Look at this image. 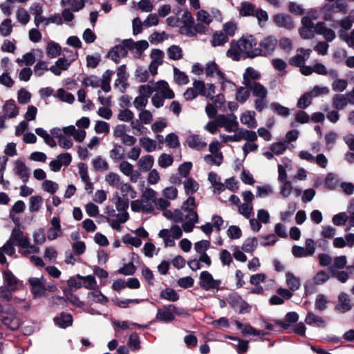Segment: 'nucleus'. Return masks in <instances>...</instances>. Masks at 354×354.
Listing matches in <instances>:
<instances>
[{
	"mask_svg": "<svg viewBox=\"0 0 354 354\" xmlns=\"http://www.w3.org/2000/svg\"><path fill=\"white\" fill-rule=\"evenodd\" d=\"M257 41L252 35L243 36L239 40H232L226 55L234 61L241 59L254 58L258 56L256 50Z\"/></svg>",
	"mask_w": 354,
	"mask_h": 354,
	"instance_id": "f257e3e1",
	"label": "nucleus"
},
{
	"mask_svg": "<svg viewBox=\"0 0 354 354\" xmlns=\"http://www.w3.org/2000/svg\"><path fill=\"white\" fill-rule=\"evenodd\" d=\"M196 207L195 198L189 196L182 205L180 209L174 210V222L182 223L192 217V214H197L194 210Z\"/></svg>",
	"mask_w": 354,
	"mask_h": 354,
	"instance_id": "f03ea898",
	"label": "nucleus"
},
{
	"mask_svg": "<svg viewBox=\"0 0 354 354\" xmlns=\"http://www.w3.org/2000/svg\"><path fill=\"white\" fill-rule=\"evenodd\" d=\"M239 13L243 17H256L259 24L261 21H266L268 19V15L266 10L261 8H256L255 6L250 2H243L241 4Z\"/></svg>",
	"mask_w": 354,
	"mask_h": 354,
	"instance_id": "7ed1b4c3",
	"label": "nucleus"
},
{
	"mask_svg": "<svg viewBox=\"0 0 354 354\" xmlns=\"http://www.w3.org/2000/svg\"><path fill=\"white\" fill-rule=\"evenodd\" d=\"M221 279H214L212 274L208 271H202L200 273L198 284L206 291L221 290Z\"/></svg>",
	"mask_w": 354,
	"mask_h": 354,
	"instance_id": "20e7f679",
	"label": "nucleus"
},
{
	"mask_svg": "<svg viewBox=\"0 0 354 354\" xmlns=\"http://www.w3.org/2000/svg\"><path fill=\"white\" fill-rule=\"evenodd\" d=\"M216 122L218 127H224L227 132H236L239 130L237 117L234 113L218 115Z\"/></svg>",
	"mask_w": 354,
	"mask_h": 354,
	"instance_id": "39448f33",
	"label": "nucleus"
},
{
	"mask_svg": "<svg viewBox=\"0 0 354 354\" xmlns=\"http://www.w3.org/2000/svg\"><path fill=\"white\" fill-rule=\"evenodd\" d=\"M227 301L229 305L239 314L249 313L251 310L250 305L236 292L230 294Z\"/></svg>",
	"mask_w": 354,
	"mask_h": 354,
	"instance_id": "423d86ee",
	"label": "nucleus"
},
{
	"mask_svg": "<svg viewBox=\"0 0 354 354\" xmlns=\"http://www.w3.org/2000/svg\"><path fill=\"white\" fill-rule=\"evenodd\" d=\"M277 44V39L273 36L264 37L259 41L258 50H256L258 56L267 57L272 55L275 50Z\"/></svg>",
	"mask_w": 354,
	"mask_h": 354,
	"instance_id": "0eeeda50",
	"label": "nucleus"
},
{
	"mask_svg": "<svg viewBox=\"0 0 354 354\" xmlns=\"http://www.w3.org/2000/svg\"><path fill=\"white\" fill-rule=\"evenodd\" d=\"M205 72L207 77H213L214 74L216 73L222 90L225 89V82L230 84L231 87L233 86V82L226 79L225 75L218 69V65L214 62H209L206 64Z\"/></svg>",
	"mask_w": 354,
	"mask_h": 354,
	"instance_id": "6e6552de",
	"label": "nucleus"
},
{
	"mask_svg": "<svg viewBox=\"0 0 354 354\" xmlns=\"http://www.w3.org/2000/svg\"><path fill=\"white\" fill-rule=\"evenodd\" d=\"M122 44L133 53L134 57L140 58L143 53L149 47V43L146 40L133 41L132 39H126L122 40Z\"/></svg>",
	"mask_w": 354,
	"mask_h": 354,
	"instance_id": "1a4fd4ad",
	"label": "nucleus"
},
{
	"mask_svg": "<svg viewBox=\"0 0 354 354\" xmlns=\"http://www.w3.org/2000/svg\"><path fill=\"white\" fill-rule=\"evenodd\" d=\"M192 86L195 88L198 96L201 95L211 100L214 98L216 87L213 84H205L203 81L195 80Z\"/></svg>",
	"mask_w": 354,
	"mask_h": 354,
	"instance_id": "9d476101",
	"label": "nucleus"
},
{
	"mask_svg": "<svg viewBox=\"0 0 354 354\" xmlns=\"http://www.w3.org/2000/svg\"><path fill=\"white\" fill-rule=\"evenodd\" d=\"M28 283L31 286V292L34 298L37 299L45 296V278L43 276L30 277L28 279Z\"/></svg>",
	"mask_w": 354,
	"mask_h": 354,
	"instance_id": "9b49d317",
	"label": "nucleus"
},
{
	"mask_svg": "<svg viewBox=\"0 0 354 354\" xmlns=\"http://www.w3.org/2000/svg\"><path fill=\"white\" fill-rule=\"evenodd\" d=\"M62 235L60 218L58 216H54L50 220V227L47 231L46 237L49 241H53Z\"/></svg>",
	"mask_w": 354,
	"mask_h": 354,
	"instance_id": "f8f14e48",
	"label": "nucleus"
},
{
	"mask_svg": "<svg viewBox=\"0 0 354 354\" xmlns=\"http://www.w3.org/2000/svg\"><path fill=\"white\" fill-rule=\"evenodd\" d=\"M295 56L289 59V64L292 66L299 67L304 64L310 57L312 50L310 49L298 48Z\"/></svg>",
	"mask_w": 354,
	"mask_h": 354,
	"instance_id": "ddd939ff",
	"label": "nucleus"
},
{
	"mask_svg": "<svg viewBox=\"0 0 354 354\" xmlns=\"http://www.w3.org/2000/svg\"><path fill=\"white\" fill-rule=\"evenodd\" d=\"M353 307V304L349 295L345 292H341L338 296V304L335 306V310L345 313L351 310Z\"/></svg>",
	"mask_w": 354,
	"mask_h": 354,
	"instance_id": "4468645a",
	"label": "nucleus"
},
{
	"mask_svg": "<svg viewBox=\"0 0 354 354\" xmlns=\"http://www.w3.org/2000/svg\"><path fill=\"white\" fill-rule=\"evenodd\" d=\"M234 324L237 329L240 330L243 335L259 336L268 334V332L257 330L255 328L248 324H243L238 320H235Z\"/></svg>",
	"mask_w": 354,
	"mask_h": 354,
	"instance_id": "2eb2a0df",
	"label": "nucleus"
},
{
	"mask_svg": "<svg viewBox=\"0 0 354 354\" xmlns=\"http://www.w3.org/2000/svg\"><path fill=\"white\" fill-rule=\"evenodd\" d=\"M128 48L122 43L113 47L109 52L108 56L115 63H119L121 58L127 55Z\"/></svg>",
	"mask_w": 354,
	"mask_h": 354,
	"instance_id": "dca6fc26",
	"label": "nucleus"
},
{
	"mask_svg": "<svg viewBox=\"0 0 354 354\" xmlns=\"http://www.w3.org/2000/svg\"><path fill=\"white\" fill-rule=\"evenodd\" d=\"M169 307H171V304L165 305L162 308H158L156 319L164 323L174 321L175 316H174L171 308Z\"/></svg>",
	"mask_w": 354,
	"mask_h": 354,
	"instance_id": "f3484780",
	"label": "nucleus"
},
{
	"mask_svg": "<svg viewBox=\"0 0 354 354\" xmlns=\"http://www.w3.org/2000/svg\"><path fill=\"white\" fill-rule=\"evenodd\" d=\"M13 243L22 248L28 246L29 238L24 236V232L19 227H15L11 233L10 239Z\"/></svg>",
	"mask_w": 354,
	"mask_h": 354,
	"instance_id": "a211bd4d",
	"label": "nucleus"
},
{
	"mask_svg": "<svg viewBox=\"0 0 354 354\" xmlns=\"http://www.w3.org/2000/svg\"><path fill=\"white\" fill-rule=\"evenodd\" d=\"M118 79L115 81V86H119V83H122V86L120 87V93H124L129 86L127 83L128 75L126 72V65L120 66L117 70Z\"/></svg>",
	"mask_w": 354,
	"mask_h": 354,
	"instance_id": "6ab92c4d",
	"label": "nucleus"
},
{
	"mask_svg": "<svg viewBox=\"0 0 354 354\" xmlns=\"http://www.w3.org/2000/svg\"><path fill=\"white\" fill-rule=\"evenodd\" d=\"M315 32L317 35H323L324 39L328 42L333 41L336 36L335 31L326 28L324 22H319L315 25Z\"/></svg>",
	"mask_w": 354,
	"mask_h": 354,
	"instance_id": "aec40b11",
	"label": "nucleus"
},
{
	"mask_svg": "<svg viewBox=\"0 0 354 354\" xmlns=\"http://www.w3.org/2000/svg\"><path fill=\"white\" fill-rule=\"evenodd\" d=\"M274 21L277 26L288 30L294 27L292 17L288 15L277 14L274 17Z\"/></svg>",
	"mask_w": 354,
	"mask_h": 354,
	"instance_id": "412c9836",
	"label": "nucleus"
},
{
	"mask_svg": "<svg viewBox=\"0 0 354 354\" xmlns=\"http://www.w3.org/2000/svg\"><path fill=\"white\" fill-rule=\"evenodd\" d=\"M186 143L189 147L195 150H201L207 146V143L198 135L189 136Z\"/></svg>",
	"mask_w": 354,
	"mask_h": 354,
	"instance_id": "4be33fe9",
	"label": "nucleus"
},
{
	"mask_svg": "<svg viewBox=\"0 0 354 354\" xmlns=\"http://www.w3.org/2000/svg\"><path fill=\"white\" fill-rule=\"evenodd\" d=\"M15 169L16 174L20 177L24 183H26L29 179V169L25 163L17 160L15 162Z\"/></svg>",
	"mask_w": 354,
	"mask_h": 354,
	"instance_id": "5701e85b",
	"label": "nucleus"
},
{
	"mask_svg": "<svg viewBox=\"0 0 354 354\" xmlns=\"http://www.w3.org/2000/svg\"><path fill=\"white\" fill-rule=\"evenodd\" d=\"M55 324L62 328L71 326L73 324V317L67 313H61L59 316L53 318Z\"/></svg>",
	"mask_w": 354,
	"mask_h": 354,
	"instance_id": "b1692460",
	"label": "nucleus"
},
{
	"mask_svg": "<svg viewBox=\"0 0 354 354\" xmlns=\"http://www.w3.org/2000/svg\"><path fill=\"white\" fill-rule=\"evenodd\" d=\"M3 115L8 118H15L19 114V109L14 100H9L6 102L3 106Z\"/></svg>",
	"mask_w": 354,
	"mask_h": 354,
	"instance_id": "393cba45",
	"label": "nucleus"
},
{
	"mask_svg": "<svg viewBox=\"0 0 354 354\" xmlns=\"http://www.w3.org/2000/svg\"><path fill=\"white\" fill-rule=\"evenodd\" d=\"M243 84L248 86L249 83H255L260 78V73L252 67H248L245 69L243 76Z\"/></svg>",
	"mask_w": 354,
	"mask_h": 354,
	"instance_id": "a878e982",
	"label": "nucleus"
},
{
	"mask_svg": "<svg viewBox=\"0 0 354 354\" xmlns=\"http://www.w3.org/2000/svg\"><path fill=\"white\" fill-rule=\"evenodd\" d=\"M333 106L336 110L344 109L348 103H350V99L348 96V93L346 95L343 94H335L333 97Z\"/></svg>",
	"mask_w": 354,
	"mask_h": 354,
	"instance_id": "bb28decb",
	"label": "nucleus"
},
{
	"mask_svg": "<svg viewBox=\"0 0 354 354\" xmlns=\"http://www.w3.org/2000/svg\"><path fill=\"white\" fill-rule=\"evenodd\" d=\"M249 86H246L252 95L257 97H266L268 95V90L265 86L259 82L249 83Z\"/></svg>",
	"mask_w": 354,
	"mask_h": 354,
	"instance_id": "cd10ccee",
	"label": "nucleus"
},
{
	"mask_svg": "<svg viewBox=\"0 0 354 354\" xmlns=\"http://www.w3.org/2000/svg\"><path fill=\"white\" fill-rule=\"evenodd\" d=\"M240 120L242 124L246 125L248 128L252 129L257 127V126L254 111H245L241 115Z\"/></svg>",
	"mask_w": 354,
	"mask_h": 354,
	"instance_id": "c85d7f7f",
	"label": "nucleus"
},
{
	"mask_svg": "<svg viewBox=\"0 0 354 354\" xmlns=\"http://www.w3.org/2000/svg\"><path fill=\"white\" fill-rule=\"evenodd\" d=\"M329 1H335V0H328ZM347 8V3L345 0H335L333 5L326 4L322 8V12L324 13L326 10H332L333 12L345 11Z\"/></svg>",
	"mask_w": 354,
	"mask_h": 354,
	"instance_id": "c756f323",
	"label": "nucleus"
},
{
	"mask_svg": "<svg viewBox=\"0 0 354 354\" xmlns=\"http://www.w3.org/2000/svg\"><path fill=\"white\" fill-rule=\"evenodd\" d=\"M286 281L289 289L292 291H297L300 288L301 281L293 273L288 272L286 273Z\"/></svg>",
	"mask_w": 354,
	"mask_h": 354,
	"instance_id": "7c9ffc66",
	"label": "nucleus"
},
{
	"mask_svg": "<svg viewBox=\"0 0 354 354\" xmlns=\"http://www.w3.org/2000/svg\"><path fill=\"white\" fill-rule=\"evenodd\" d=\"M113 200H115L114 203L115 208L118 212V214H124L129 218V214L127 212V209L129 207L128 200L122 198L117 193L114 195Z\"/></svg>",
	"mask_w": 354,
	"mask_h": 354,
	"instance_id": "2f4dec72",
	"label": "nucleus"
},
{
	"mask_svg": "<svg viewBox=\"0 0 354 354\" xmlns=\"http://www.w3.org/2000/svg\"><path fill=\"white\" fill-rule=\"evenodd\" d=\"M3 281L9 290H15L17 287V279L10 270L4 271Z\"/></svg>",
	"mask_w": 354,
	"mask_h": 354,
	"instance_id": "473e14b6",
	"label": "nucleus"
},
{
	"mask_svg": "<svg viewBox=\"0 0 354 354\" xmlns=\"http://www.w3.org/2000/svg\"><path fill=\"white\" fill-rule=\"evenodd\" d=\"M160 298L169 301H177L180 296L178 292L171 288H166L160 292Z\"/></svg>",
	"mask_w": 354,
	"mask_h": 354,
	"instance_id": "72a5a7b5",
	"label": "nucleus"
},
{
	"mask_svg": "<svg viewBox=\"0 0 354 354\" xmlns=\"http://www.w3.org/2000/svg\"><path fill=\"white\" fill-rule=\"evenodd\" d=\"M305 322L310 326H315L317 327L325 326V321L324 319L311 312L308 313L305 319Z\"/></svg>",
	"mask_w": 354,
	"mask_h": 354,
	"instance_id": "f704fd0d",
	"label": "nucleus"
},
{
	"mask_svg": "<svg viewBox=\"0 0 354 354\" xmlns=\"http://www.w3.org/2000/svg\"><path fill=\"white\" fill-rule=\"evenodd\" d=\"M129 218L124 214H118L117 217L113 218H108L110 226L118 231L121 230V223H124L128 221Z\"/></svg>",
	"mask_w": 354,
	"mask_h": 354,
	"instance_id": "c9c22d12",
	"label": "nucleus"
},
{
	"mask_svg": "<svg viewBox=\"0 0 354 354\" xmlns=\"http://www.w3.org/2000/svg\"><path fill=\"white\" fill-rule=\"evenodd\" d=\"M154 159L151 155H146L142 156L138 160V165L140 170L147 171L151 170L153 165Z\"/></svg>",
	"mask_w": 354,
	"mask_h": 354,
	"instance_id": "e433bc0d",
	"label": "nucleus"
},
{
	"mask_svg": "<svg viewBox=\"0 0 354 354\" xmlns=\"http://www.w3.org/2000/svg\"><path fill=\"white\" fill-rule=\"evenodd\" d=\"M183 183L187 195H192L194 194L199 188L198 183L192 178H188Z\"/></svg>",
	"mask_w": 354,
	"mask_h": 354,
	"instance_id": "4c0bfd02",
	"label": "nucleus"
},
{
	"mask_svg": "<svg viewBox=\"0 0 354 354\" xmlns=\"http://www.w3.org/2000/svg\"><path fill=\"white\" fill-rule=\"evenodd\" d=\"M158 236L163 240L164 245L165 248L174 247L175 245V239L172 237L170 232L167 229L161 230Z\"/></svg>",
	"mask_w": 354,
	"mask_h": 354,
	"instance_id": "58836bf2",
	"label": "nucleus"
},
{
	"mask_svg": "<svg viewBox=\"0 0 354 354\" xmlns=\"http://www.w3.org/2000/svg\"><path fill=\"white\" fill-rule=\"evenodd\" d=\"M61 3L64 6H71V10L78 12L84 7V0H62Z\"/></svg>",
	"mask_w": 354,
	"mask_h": 354,
	"instance_id": "ea45409f",
	"label": "nucleus"
},
{
	"mask_svg": "<svg viewBox=\"0 0 354 354\" xmlns=\"http://www.w3.org/2000/svg\"><path fill=\"white\" fill-rule=\"evenodd\" d=\"M228 41V37L222 32H216L212 35V45L214 47L223 46Z\"/></svg>",
	"mask_w": 354,
	"mask_h": 354,
	"instance_id": "a19ab883",
	"label": "nucleus"
},
{
	"mask_svg": "<svg viewBox=\"0 0 354 354\" xmlns=\"http://www.w3.org/2000/svg\"><path fill=\"white\" fill-rule=\"evenodd\" d=\"M92 164L96 171H104L108 170L109 168V164L106 160L100 156L93 160Z\"/></svg>",
	"mask_w": 354,
	"mask_h": 354,
	"instance_id": "79ce46f5",
	"label": "nucleus"
},
{
	"mask_svg": "<svg viewBox=\"0 0 354 354\" xmlns=\"http://www.w3.org/2000/svg\"><path fill=\"white\" fill-rule=\"evenodd\" d=\"M158 88L161 89L162 91L160 93L162 96H164V99H173L174 97V93L171 89L169 88L167 82L165 81H159L158 83Z\"/></svg>",
	"mask_w": 354,
	"mask_h": 354,
	"instance_id": "37998d69",
	"label": "nucleus"
},
{
	"mask_svg": "<svg viewBox=\"0 0 354 354\" xmlns=\"http://www.w3.org/2000/svg\"><path fill=\"white\" fill-rule=\"evenodd\" d=\"M54 96L59 98L62 102H65L68 104H72L75 100L74 95L72 93L66 91L64 88H59Z\"/></svg>",
	"mask_w": 354,
	"mask_h": 354,
	"instance_id": "c03bdc74",
	"label": "nucleus"
},
{
	"mask_svg": "<svg viewBox=\"0 0 354 354\" xmlns=\"http://www.w3.org/2000/svg\"><path fill=\"white\" fill-rule=\"evenodd\" d=\"M61 50V46L59 44L50 41L47 45L46 54L49 57L55 58L60 55Z\"/></svg>",
	"mask_w": 354,
	"mask_h": 354,
	"instance_id": "a18cd8bd",
	"label": "nucleus"
},
{
	"mask_svg": "<svg viewBox=\"0 0 354 354\" xmlns=\"http://www.w3.org/2000/svg\"><path fill=\"white\" fill-rule=\"evenodd\" d=\"M88 298L96 303L105 304L108 302V298L104 296L100 290H94L88 293Z\"/></svg>",
	"mask_w": 354,
	"mask_h": 354,
	"instance_id": "49530a36",
	"label": "nucleus"
},
{
	"mask_svg": "<svg viewBox=\"0 0 354 354\" xmlns=\"http://www.w3.org/2000/svg\"><path fill=\"white\" fill-rule=\"evenodd\" d=\"M258 245V239L256 237H250L245 240L242 245V250L248 253L253 252Z\"/></svg>",
	"mask_w": 354,
	"mask_h": 354,
	"instance_id": "de8ad7c7",
	"label": "nucleus"
},
{
	"mask_svg": "<svg viewBox=\"0 0 354 354\" xmlns=\"http://www.w3.org/2000/svg\"><path fill=\"white\" fill-rule=\"evenodd\" d=\"M313 97L309 92L304 93L298 100L297 106L299 109H305L312 104Z\"/></svg>",
	"mask_w": 354,
	"mask_h": 354,
	"instance_id": "09e8293b",
	"label": "nucleus"
},
{
	"mask_svg": "<svg viewBox=\"0 0 354 354\" xmlns=\"http://www.w3.org/2000/svg\"><path fill=\"white\" fill-rule=\"evenodd\" d=\"M328 302L329 300L328 299L326 296H325L323 294L317 295L315 301V310L318 311L324 310L327 308Z\"/></svg>",
	"mask_w": 354,
	"mask_h": 354,
	"instance_id": "8fccbe9b",
	"label": "nucleus"
},
{
	"mask_svg": "<svg viewBox=\"0 0 354 354\" xmlns=\"http://www.w3.org/2000/svg\"><path fill=\"white\" fill-rule=\"evenodd\" d=\"M140 144L147 151L152 152L156 149V142L148 137H143L139 140Z\"/></svg>",
	"mask_w": 354,
	"mask_h": 354,
	"instance_id": "3c124183",
	"label": "nucleus"
},
{
	"mask_svg": "<svg viewBox=\"0 0 354 354\" xmlns=\"http://www.w3.org/2000/svg\"><path fill=\"white\" fill-rule=\"evenodd\" d=\"M124 149L123 147L116 144L114 148L110 151V158L115 162L122 160L124 158Z\"/></svg>",
	"mask_w": 354,
	"mask_h": 354,
	"instance_id": "603ef678",
	"label": "nucleus"
},
{
	"mask_svg": "<svg viewBox=\"0 0 354 354\" xmlns=\"http://www.w3.org/2000/svg\"><path fill=\"white\" fill-rule=\"evenodd\" d=\"M12 24L10 19H4L0 24V35L3 37L9 36L12 32Z\"/></svg>",
	"mask_w": 354,
	"mask_h": 354,
	"instance_id": "864d4df0",
	"label": "nucleus"
},
{
	"mask_svg": "<svg viewBox=\"0 0 354 354\" xmlns=\"http://www.w3.org/2000/svg\"><path fill=\"white\" fill-rule=\"evenodd\" d=\"M169 58L172 60H178L183 57V50L179 46L172 45L167 49Z\"/></svg>",
	"mask_w": 354,
	"mask_h": 354,
	"instance_id": "5fc2aeb1",
	"label": "nucleus"
},
{
	"mask_svg": "<svg viewBox=\"0 0 354 354\" xmlns=\"http://www.w3.org/2000/svg\"><path fill=\"white\" fill-rule=\"evenodd\" d=\"M331 277L336 278L341 283H346L349 279V274L346 271H337L333 267L329 268Z\"/></svg>",
	"mask_w": 354,
	"mask_h": 354,
	"instance_id": "6e6d98bb",
	"label": "nucleus"
},
{
	"mask_svg": "<svg viewBox=\"0 0 354 354\" xmlns=\"http://www.w3.org/2000/svg\"><path fill=\"white\" fill-rule=\"evenodd\" d=\"M324 184L328 189H335L339 184L337 176L333 173L328 174L325 178Z\"/></svg>",
	"mask_w": 354,
	"mask_h": 354,
	"instance_id": "4d7b16f0",
	"label": "nucleus"
},
{
	"mask_svg": "<svg viewBox=\"0 0 354 354\" xmlns=\"http://www.w3.org/2000/svg\"><path fill=\"white\" fill-rule=\"evenodd\" d=\"M239 212L246 218L253 216V206L252 203H244L239 205Z\"/></svg>",
	"mask_w": 354,
	"mask_h": 354,
	"instance_id": "13d9d810",
	"label": "nucleus"
},
{
	"mask_svg": "<svg viewBox=\"0 0 354 354\" xmlns=\"http://www.w3.org/2000/svg\"><path fill=\"white\" fill-rule=\"evenodd\" d=\"M43 202L41 196H32L30 198L29 210L30 212H35L39 210Z\"/></svg>",
	"mask_w": 354,
	"mask_h": 354,
	"instance_id": "bf43d9fd",
	"label": "nucleus"
},
{
	"mask_svg": "<svg viewBox=\"0 0 354 354\" xmlns=\"http://www.w3.org/2000/svg\"><path fill=\"white\" fill-rule=\"evenodd\" d=\"M192 217L190 219L185 221L182 224V230L185 232H192L194 225L198 222V214H192Z\"/></svg>",
	"mask_w": 354,
	"mask_h": 354,
	"instance_id": "052dcab7",
	"label": "nucleus"
},
{
	"mask_svg": "<svg viewBox=\"0 0 354 354\" xmlns=\"http://www.w3.org/2000/svg\"><path fill=\"white\" fill-rule=\"evenodd\" d=\"M174 80L178 85H185L189 82L188 76L184 73L178 70L177 68H174Z\"/></svg>",
	"mask_w": 354,
	"mask_h": 354,
	"instance_id": "680f3d73",
	"label": "nucleus"
},
{
	"mask_svg": "<svg viewBox=\"0 0 354 354\" xmlns=\"http://www.w3.org/2000/svg\"><path fill=\"white\" fill-rule=\"evenodd\" d=\"M250 95V93L249 89H248L245 86V87L241 86L236 91V100L239 102L243 104L244 102H245L247 101V100L249 98Z\"/></svg>",
	"mask_w": 354,
	"mask_h": 354,
	"instance_id": "e2e57ef3",
	"label": "nucleus"
},
{
	"mask_svg": "<svg viewBox=\"0 0 354 354\" xmlns=\"http://www.w3.org/2000/svg\"><path fill=\"white\" fill-rule=\"evenodd\" d=\"M223 154L222 153L216 154H207L204 157L205 161L209 165H220L223 162Z\"/></svg>",
	"mask_w": 354,
	"mask_h": 354,
	"instance_id": "0e129e2a",
	"label": "nucleus"
},
{
	"mask_svg": "<svg viewBox=\"0 0 354 354\" xmlns=\"http://www.w3.org/2000/svg\"><path fill=\"white\" fill-rule=\"evenodd\" d=\"M270 107L274 113H276L277 115L280 116L287 117L290 114L289 109L282 106L279 103L272 102L270 104Z\"/></svg>",
	"mask_w": 354,
	"mask_h": 354,
	"instance_id": "69168bd1",
	"label": "nucleus"
},
{
	"mask_svg": "<svg viewBox=\"0 0 354 354\" xmlns=\"http://www.w3.org/2000/svg\"><path fill=\"white\" fill-rule=\"evenodd\" d=\"M165 142L167 145L173 149H176L180 147V142L178 136L174 133H170L166 136Z\"/></svg>",
	"mask_w": 354,
	"mask_h": 354,
	"instance_id": "338daca9",
	"label": "nucleus"
},
{
	"mask_svg": "<svg viewBox=\"0 0 354 354\" xmlns=\"http://www.w3.org/2000/svg\"><path fill=\"white\" fill-rule=\"evenodd\" d=\"M101 80L95 75L87 76L83 79L82 83L85 86H91L93 88H97L100 86Z\"/></svg>",
	"mask_w": 354,
	"mask_h": 354,
	"instance_id": "774afa93",
	"label": "nucleus"
}]
</instances>
